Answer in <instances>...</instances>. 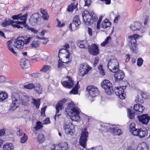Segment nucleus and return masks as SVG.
I'll return each mask as SVG.
<instances>
[{
	"instance_id": "12",
	"label": "nucleus",
	"mask_w": 150,
	"mask_h": 150,
	"mask_svg": "<svg viewBox=\"0 0 150 150\" xmlns=\"http://www.w3.org/2000/svg\"><path fill=\"white\" fill-rule=\"evenodd\" d=\"M68 144L64 142L62 145H53L51 148V150H67L68 149Z\"/></svg>"
},
{
	"instance_id": "32",
	"label": "nucleus",
	"mask_w": 150,
	"mask_h": 150,
	"mask_svg": "<svg viewBox=\"0 0 150 150\" xmlns=\"http://www.w3.org/2000/svg\"><path fill=\"white\" fill-rule=\"evenodd\" d=\"M25 28L28 30H30L34 34L37 33L38 31V30H36V29L34 28H30L28 25H26L25 26Z\"/></svg>"
},
{
	"instance_id": "37",
	"label": "nucleus",
	"mask_w": 150,
	"mask_h": 150,
	"mask_svg": "<svg viewBox=\"0 0 150 150\" xmlns=\"http://www.w3.org/2000/svg\"><path fill=\"white\" fill-rule=\"evenodd\" d=\"M35 83H29L24 86V87L28 89H32L34 88Z\"/></svg>"
},
{
	"instance_id": "42",
	"label": "nucleus",
	"mask_w": 150,
	"mask_h": 150,
	"mask_svg": "<svg viewBox=\"0 0 150 150\" xmlns=\"http://www.w3.org/2000/svg\"><path fill=\"white\" fill-rule=\"evenodd\" d=\"M128 112L129 118L131 119H133L135 116V112H132V111L129 109L128 110Z\"/></svg>"
},
{
	"instance_id": "60",
	"label": "nucleus",
	"mask_w": 150,
	"mask_h": 150,
	"mask_svg": "<svg viewBox=\"0 0 150 150\" xmlns=\"http://www.w3.org/2000/svg\"><path fill=\"white\" fill-rule=\"evenodd\" d=\"M20 16V15H19V14L13 15L11 17V18L13 20H18L19 19Z\"/></svg>"
},
{
	"instance_id": "55",
	"label": "nucleus",
	"mask_w": 150,
	"mask_h": 150,
	"mask_svg": "<svg viewBox=\"0 0 150 150\" xmlns=\"http://www.w3.org/2000/svg\"><path fill=\"white\" fill-rule=\"evenodd\" d=\"M41 74L39 73H35L31 74V75L32 77L34 78H38L40 76Z\"/></svg>"
},
{
	"instance_id": "13",
	"label": "nucleus",
	"mask_w": 150,
	"mask_h": 150,
	"mask_svg": "<svg viewBox=\"0 0 150 150\" xmlns=\"http://www.w3.org/2000/svg\"><path fill=\"white\" fill-rule=\"evenodd\" d=\"M40 18V15L38 13H34L30 16L29 20L30 23L33 25L36 24L38 21V19Z\"/></svg>"
},
{
	"instance_id": "46",
	"label": "nucleus",
	"mask_w": 150,
	"mask_h": 150,
	"mask_svg": "<svg viewBox=\"0 0 150 150\" xmlns=\"http://www.w3.org/2000/svg\"><path fill=\"white\" fill-rule=\"evenodd\" d=\"M117 130V129H116V128L114 127L109 128H108V131L109 132L112 133V134L114 135H115L114 133H115V132H116V131Z\"/></svg>"
},
{
	"instance_id": "21",
	"label": "nucleus",
	"mask_w": 150,
	"mask_h": 150,
	"mask_svg": "<svg viewBox=\"0 0 150 150\" xmlns=\"http://www.w3.org/2000/svg\"><path fill=\"white\" fill-rule=\"evenodd\" d=\"M139 133L138 136L140 138H144L147 135L148 133V130L146 128H140Z\"/></svg>"
},
{
	"instance_id": "54",
	"label": "nucleus",
	"mask_w": 150,
	"mask_h": 150,
	"mask_svg": "<svg viewBox=\"0 0 150 150\" xmlns=\"http://www.w3.org/2000/svg\"><path fill=\"white\" fill-rule=\"evenodd\" d=\"M140 106H141V104L139 103L135 105L134 106V109L136 112H137Z\"/></svg>"
},
{
	"instance_id": "62",
	"label": "nucleus",
	"mask_w": 150,
	"mask_h": 150,
	"mask_svg": "<svg viewBox=\"0 0 150 150\" xmlns=\"http://www.w3.org/2000/svg\"><path fill=\"white\" fill-rule=\"evenodd\" d=\"M44 124L47 125L50 123V118L49 117L46 118L43 121Z\"/></svg>"
},
{
	"instance_id": "52",
	"label": "nucleus",
	"mask_w": 150,
	"mask_h": 150,
	"mask_svg": "<svg viewBox=\"0 0 150 150\" xmlns=\"http://www.w3.org/2000/svg\"><path fill=\"white\" fill-rule=\"evenodd\" d=\"M74 108H75L74 104V103L72 102L68 104L67 108L66 109H72Z\"/></svg>"
},
{
	"instance_id": "27",
	"label": "nucleus",
	"mask_w": 150,
	"mask_h": 150,
	"mask_svg": "<svg viewBox=\"0 0 150 150\" xmlns=\"http://www.w3.org/2000/svg\"><path fill=\"white\" fill-rule=\"evenodd\" d=\"M137 150H149L148 146L146 144H139L137 148Z\"/></svg>"
},
{
	"instance_id": "24",
	"label": "nucleus",
	"mask_w": 150,
	"mask_h": 150,
	"mask_svg": "<svg viewBox=\"0 0 150 150\" xmlns=\"http://www.w3.org/2000/svg\"><path fill=\"white\" fill-rule=\"evenodd\" d=\"M4 150H14L13 145L11 143H6L3 146Z\"/></svg>"
},
{
	"instance_id": "30",
	"label": "nucleus",
	"mask_w": 150,
	"mask_h": 150,
	"mask_svg": "<svg viewBox=\"0 0 150 150\" xmlns=\"http://www.w3.org/2000/svg\"><path fill=\"white\" fill-rule=\"evenodd\" d=\"M45 136L42 134H39L38 137V141L39 143H43L45 140Z\"/></svg>"
},
{
	"instance_id": "59",
	"label": "nucleus",
	"mask_w": 150,
	"mask_h": 150,
	"mask_svg": "<svg viewBox=\"0 0 150 150\" xmlns=\"http://www.w3.org/2000/svg\"><path fill=\"white\" fill-rule=\"evenodd\" d=\"M110 70L113 73H116V72L117 71H118V67L117 66H114L112 69L111 70L110 69Z\"/></svg>"
},
{
	"instance_id": "57",
	"label": "nucleus",
	"mask_w": 150,
	"mask_h": 150,
	"mask_svg": "<svg viewBox=\"0 0 150 150\" xmlns=\"http://www.w3.org/2000/svg\"><path fill=\"white\" fill-rule=\"evenodd\" d=\"M24 133L23 132L22 130L20 129L16 132L17 135L19 136L22 135L23 134H24Z\"/></svg>"
},
{
	"instance_id": "8",
	"label": "nucleus",
	"mask_w": 150,
	"mask_h": 150,
	"mask_svg": "<svg viewBox=\"0 0 150 150\" xmlns=\"http://www.w3.org/2000/svg\"><path fill=\"white\" fill-rule=\"evenodd\" d=\"M88 48L89 53L93 56H96L100 53L98 46L95 43L91 45H89Z\"/></svg>"
},
{
	"instance_id": "58",
	"label": "nucleus",
	"mask_w": 150,
	"mask_h": 150,
	"mask_svg": "<svg viewBox=\"0 0 150 150\" xmlns=\"http://www.w3.org/2000/svg\"><path fill=\"white\" fill-rule=\"evenodd\" d=\"M99 61V59L98 57H96L95 59L94 62L93 64V67H95L96 66Z\"/></svg>"
},
{
	"instance_id": "29",
	"label": "nucleus",
	"mask_w": 150,
	"mask_h": 150,
	"mask_svg": "<svg viewBox=\"0 0 150 150\" xmlns=\"http://www.w3.org/2000/svg\"><path fill=\"white\" fill-rule=\"evenodd\" d=\"M51 68V66L47 65H45L40 70V71L44 72H47L50 70Z\"/></svg>"
},
{
	"instance_id": "64",
	"label": "nucleus",
	"mask_w": 150,
	"mask_h": 150,
	"mask_svg": "<svg viewBox=\"0 0 150 150\" xmlns=\"http://www.w3.org/2000/svg\"><path fill=\"white\" fill-rule=\"evenodd\" d=\"M125 62H128L130 59V55L129 54H127L125 56Z\"/></svg>"
},
{
	"instance_id": "23",
	"label": "nucleus",
	"mask_w": 150,
	"mask_h": 150,
	"mask_svg": "<svg viewBox=\"0 0 150 150\" xmlns=\"http://www.w3.org/2000/svg\"><path fill=\"white\" fill-rule=\"evenodd\" d=\"M34 89L38 94H40L42 93V88L41 85L38 83H35Z\"/></svg>"
},
{
	"instance_id": "4",
	"label": "nucleus",
	"mask_w": 150,
	"mask_h": 150,
	"mask_svg": "<svg viewBox=\"0 0 150 150\" xmlns=\"http://www.w3.org/2000/svg\"><path fill=\"white\" fill-rule=\"evenodd\" d=\"M125 74L124 71L121 70L117 71L114 74V77L115 79L116 82L119 83L125 84H129L128 82L126 81H124L123 79L124 78Z\"/></svg>"
},
{
	"instance_id": "40",
	"label": "nucleus",
	"mask_w": 150,
	"mask_h": 150,
	"mask_svg": "<svg viewBox=\"0 0 150 150\" xmlns=\"http://www.w3.org/2000/svg\"><path fill=\"white\" fill-rule=\"evenodd\" d=\"M79 89L78 88H76V87H74L70 92V94H77L78 93Z\"/></svg>"
},
{
	"instance_id": "16",
	"label": "nucleus",
	"mask_w": 150,
	"mask_h": 150,
	"mask_svg": "<svg viewBox=\"0 0 150 150\" xmlns=\"http://www.w3.org/2000/svg\"><path fill=\"white\" fill-rule=\"evenodd\" d=\"M89 70L88 68L87 65L81 64L79 68V71L82 76L87 74Z\"/></svg>"
},
{
	"instance_id": "38",
	"label": "nucleus",
	"mask_w": 150,
	"mask_h": 150,
	"mask_svg": "<svg viewBox=\"0 0 150 150\" xmlns=\"http://www.w3.org/2000/svg\"><path fill=\"white\" fill-rule=\"evenodd\" d=\"M42 127V123L40 121H38L36 123V126L34 127V129L37 131L40 129Z\"/></svg>"
},
{
	"instance_id": "3",
	"label": "nucleus",
	"mask_w": 150,
	"mask_h": 150,
	"mask_svg": "<svg viewBox=\"0 0 150 150\" xmlns=\"http://www.w3.org/2000/svg\"><path fill=\"white\" fill-rule=\"evenodd\" d=\"M88 133L86 128H85L83 130L82 129L79 139V143L80 145L84 148H85L86 147V142L88 137Z\"/></svg>"
},
{
	"instance_id": "7",
	"label": "nucleus",
	"mask_w": 150,
	"mask_h": 150,
	"mask_svg": "<svg viewBox=\"0 0 150 150\" xmlns=\"http://www.w3.org/2000/svg\"><path fill=\"white\" fill-rule=\"evenodd\" d=\"M81 24L79 16L78 15H76L72 21V23H71L69 25V29L71 32L73 31L72 28V25L73 28L75 27V30H77L78 29V27Z\"/></svg>"
},
{
	"instance_id": "31",
	"label": "nucleus",
	"mask_w": 150,
	"mask_h": 150,
	"mask_svg": "<svg viewBox=\"0 0 150 150\" xmlns=\"http://www.w3.org/2000/svg\"><path fill=\"white\" fill-rule=\"evenodd\" d=\"M33 102H32V103L35 106L37 109H38L40 105V99L36 100L33 98Z\"/></svg>"
},
{
	"instance_id": "50",
	"label": "nucleus",
	"mask_w": 150,
	"mask_h": 150,
	"mask_svg": "<svg viewBox=\"0 0 150 150\" xmlns=\"http://www.w3.org/2000/svg\"><path fill=\"white\" fill-rule=\"evenodd\" d=\"M145 109V107L141 104V106H140L139 109L137 111L138 114H141L142 113Z\"/></svg>"
},
{
	"instance_id": "53",
	"label": "nucleus",
	"mask_w": 150,
	"mask_h": 150,
	"mask_svg": "<svg viewBox=\"0 0 150 150\" xmlns=\"http://www.w3.org/2000/svg\"><path fill=\"white\" fill-rule=\"evenodd\" d=\"M16 24H17V25H23L25 27V26L26 25H27V24H26V22L25 21H16V22H15V23Z\"/></svg>"
},
{
	"instance_id": "51",
	"label": "nucleus",
	"mask_w": 150,
	"mask_h": 150,
	"mask_svg": "<svg viewBox=\"0 0 150 150\" xmlns=\"http://www.w3.org/2000/svg\"><path fill=\"white\" fill-rule=\"evenodd\" d=\"M85 1V6H87L89 7L90 6L92 3L91 0H84Z\"/></svg>"
},
{
	"instance_id": "34",
	"label": "nucleus",
	"mask_w": 150,
	"mask_h": 150,
	"mask_svg": "<svg viewBox=\"0 0 150 150\" xmlns=\"http://www.w3.org/2000/svg\"><path fill=\"white\" fill-rule=\"evenodd\" d=\"M20 16H19V19L21 21H25L26 22V17L27 16L28 14L27 13L22 15V14L20 13L19 14Z\"/></svg>"
},
{
	"instance_id": "6",
	"label": "nucleus",
	"mask_w": 150,
	"mask_h": 150,
	"mask_svg": "<svg viewBox=\"0 0 150 150\" xmlns=\"http://www.w3.org/2000/svg\"><path fill=\"white\" fill-rule=\"evenodd\" d=\"M63 127L65 133L68 135H72L75 131V127L71 123H64L63 124Z\"/></svg>"
},
{
	"instance_id": "11",
	"label": "nucleus",
	"mask_w": 150,
	"mask_h": 150,
	"mask_svg": "<svg viewBox=\"0 0 150 150\" xmlns=\"http://www.w3.org/2000/svg\"><path fill=\"white\" fill-rule=\"evenodd\" d=\"M66 78L68 79V81L62 82V84L64 87L69 88H71L73 87L74 82L72 79L69 76H67Z\"/></svg>"
},
{
	"instance_id": "1",
	"label": "nucleus",
	"mask_w": 150,
	"mask_h": 150,
	"mask_svg": "<svg viewBox=\"0 0 150 150\" xmlns=\"http://www.w3.org/2000/svg\"><path fill=\"white\" fill-rule=\"evenodd\" d=\"M67 113L69 116L72 120L77 121L79 120L80 117L79 110L76 108H74L72 109H65Z\"/></svg>"
},
{
	"instance_id": "20",
	"label": "nucleus",
	"mask_w": 150,
	"mask_h": 150,
	"mask_svg": "<svg viewBox=\"0 0 150 150\" xmlns=\"http://www.w3.org/2000/svg\"><path fill=\"white\" fill-rule=\"evenodd\" d=\"M128 38L129 39L128 41L129 46L130 49H132V45L134 47V48L137 47V43H136V40L133 37L129 36Z\"/></svg>"
},
{
	"instance_id": "41",
	"label": "nucleus",
	"mask_w": 150,
	"mask_h": 150,
	"mask_svg": "<svg viewBox=\"0 0 150 150\" xmlns=\"http://www.w3.org/2000/svg\"><path fill=\"white\" fill-rule=\"evenodd\" d=\"M7 98V96L6 93H0V101L5 100Z\"/></svg>"
},
{
	"instance_id": "44",
	"label": "nucleus",
	"mask_w": 150,
	"mask_h": 150,
	"mask_svg": "<svg viewBox=\"0 0 150 150\" xmlns=\"http://www.w3.org/2000/svg\"><path fill=\"white\" fill-rule=\"evenodd\" d=\"M108 21V20L107 19H105L102 23L101 24V28L103 29H105L107 28V26L106 25V22Z\"/></svg>"
},
{
	"instance_id": "33",
	"label": "nucleus",
	"mask_w": 150,
	"mask_h": 150,
	"mask_svg": "<svg viewBox=\"0 0 150 150\" xmlns=\"http://www.w3.org/2000/svg\"><path fill=\"white\" fill-rule=\"evenodd\" d=\"M62 105L59 102L56 104V113H58L59 112V110H61L62 108Z\"/></svg>"
},
{
	"instance_id": "22",
	"label": "nucleus",
	"mask_w": 150,
	"mask_h": 150,
	"mask_svg": "<svg viewBox=\"0 0 150 150\" xmlns=\"http://www.w3.org/2000/svg\"><path fill=\"white\" fill-rule=\"evenodd\" d=\"M141 25L138 22H136L134 25L130 26L131 29L133 31L137 30H143L142 29H140Z\"/></svg>"
},
{
	"instance_id": "18",
	"label": "nucleus",
	"mask_w": 150,
	"mask_h": 150,
	"mask_svg": "<svg viewBox=\"0 0 150 150\" xmlns=\"http://www.w3.org/2000/svg\"><path fill=\"white\" fill-rule=\"evenodd\" d=\"M14 99H13L11 105L10 109L13 110H15L19 106L21 102L20 99H16L15 98Z\"/></svg>"
},
{
	"instance_id": "56",
	"label": "nucleus",
	"mask_w": 150,
	"mask_h": 150,
	"mask_svg": "<svg viewBox=\"0 0 150 150\" xmlns=\"http://www.w3.org/2000/svg\"><path fill=\"white\" fill-rule=\"evenodd\" d=\"M67 49L64 48H62L59 50V54H60V53H65L66 52H67Z\"/></svg>"
},
{
	"instance_id": "26",
	"label": "nucleus",
	"mask_w": 150,
	"mask_h": 150,
	"mask_svg": "<svg viewBox=\"0 0 150 150\" xmlns=\"http://www.w3.org/2000/svg\"><path fill=\"white\" fill-rule=\"evenodd\" d=\"M14 23V21L11 19H8V20L6 19L1 24V26L3 27H5L7 25H8Z\"/></svg>"
},
{
	"instance_id": "39",
	"label": "nucleus",
	"mask_w": 150,
	"mask_h": 150,
	"mask_svg": "<svg viewBox=\"0 0 150 150\" xmlns=\"http://www.w3.org/2000/svg\"><path fill=\"white\" fill-rule=\"evenodd\" d=\"M140 129L135 128V129L132 130V131L130 132L134 136H138L139 133Z\"/></svg>"
},
{
	"instance_id": "5",
	"label": "nucleus",
	"mask_w": 150,
	"mask_h": 150,
	"mask_svg": "<svg viewBox=\"0 0 150 150\" xmlns=\"http://www.w3.org/2000/svg\"><path fill=\"white\" fill-rule=\"evenodd\" d=\"M122 87H117L115 88V92L117 96L121 100H123L125 98V94L124 93V89L126 88L128 84H122Z\"/></svg>"
},
{
	"instance_id": "63",
	"label": "nucleus",
	"mask_w": 150,
	"mask_h": 150,
	"mask_svg": "<svg viewBox=\"0 0 150 150\" xmlns=\"http://www.w3.org/2000/svg\"><path fill=\"white\" fill-rule=\"evenodd\" d=\"M42 17L43 19L45 20H48L49 17L47 14H45L42 15Z\"/></svg>"
},
{
	"instance_id": "61",
	"label": "nucleus",
	"mask_w": 150,
	"mask_h": 150,
	"mask_svg": "<svg viewBox=\"0 0 150 150\" xmlns=\"http://www.w3.org/2000/svg\"><path fill=\"white\" fill-rule=\"evenodd\" d=\"M46 108V107H45L41 109V115L45 116V112Z\"/></svg>"
},
{
	"instance_id": "48",
	"label": "nucleus",
	"mask_w": 150,
	"mask_h": 150,
	"mask_svg": "<svg viewBox=\"0 0 150 150\" xmlns=\"http://www.w3.org/2000/svg\"><path fill=\"white\" fill-rule=\"evenodd\" d=\"M135 127V124L133 122L131 123L129 126V129L130 132L132 131V130L135 129L136 128Z\"/></svg>"
},
{
	"instance_id": "10",
	"label": "nucleus",
	"mask_w": 150,
	"mask_h": 150,
	"mask_svg": "<svg viewBox=\"0 0 150 150\" xmlns=\"http://www.w3.org/2000/svg\"><path fill=\"white\" fill-rule=\"evenodd\" d=\"M137 118L140 122L145 125H147L150 120V117L147 114L138 115Z\"/></svg>"
},
{
	"instance_id": "15",
	"label": "nucleus",
	"mask_w": 150,
	"mask_h": 150,
	"mask_svg": "<svg viewBox=\"0 0 150 150\" xmlns=\"http://www.w3.org/2000/svg\"><path fill=\"white\" fill-rule=\"evenodd\" d=\"M86 13L84 12H83L82 13L83 19L85 16L86 17H90L92 18V19L93 20V21H97L98 20V18L93 12H92L91 13H90L89 11H86Z\"/></svg>"
},
{
	"instance_id": "17",
	"label": "nucleus",
	"mask_w": 150,
	"mask_h": 150,
	"mask_svg": "<svg viewBox=\"0 0 150 150\" xmlns=\"http://www.w3.org/2000/svg\"><path fill=\"white\" fill-rule=\"evenodd\" d=\"M77 45L81 48H85L86 49L88 48L89 45L87 41L85 40H80L77 41Z\"/></svg>"
},
{
	"instance_id": "9",
	"label": "nucleus",
	"mask_w": 150,
	"mask_h": 150,
	"mask_svg": "<svg viewBox=\"0 0 150 150\" xmlns=\"http://www.w3.org/2000/svg\"><path fill=\"white\" fill-rule=\"evenodd\" d=\"M86 89L88 92V93L90 96L92 97H95L99 94V91L98 89L93 86H88Z\"/></svg>"
},
{
	"instance_id": "45",
	"label": "nucleus",
	"mask_w": 150,
	"mask_h": 150,
	"mask_svg": "<svg viewBox=\"0 0 150 150\" xmlns=\"http://www.w3.org/2000/svg\"><path fill=\"white\" fill-rule=\"evenodd\" d=\"M116 129H117V130L116 131V132L114 133L115 135L120 136L122 134L123 132L122 130L120 129H118L117 128H116Z\"/></svg>"
},
{
	"instance_id": "14",
	"label": "nucleus",
	"mask_w": 150,
	"mask_h": 150,
	"mask_svg": "<svg viewBox=\"0 0 150 150\" xmlns=\"http://www.w3.org/2000/svg\"><path fill=\"white\" fill-rule=\"evenodd\" d=\"M20 37H18L14 42L13 46L18 49L20 50L23 48L24 42L22 40L20 39Z\"/></svg>"
},
{
	"instance_id": "36",
	"label": "nucleus",
	"mask_w": 150,
	"mask_h": 150,
	"mask_svg": "<svg viewBox=\"0 0 150 150\" xmlns=\"http://www.w3.org/2000/svg\"><path fill=\"white\" fill-rule=\"evenodd\" d=\"M28 139V136L25 134L24 133L23 136L21 138L20 142L22 143H25Z\"/></svg>"
},
{
	"instance_id": "47",
	"label": "nucleus",
	"mask_w": 150,
	"mask_h": 150,
	"mask_svg": "<svg viewBox=\"0 0 150 150\" xmlns=\"http://www.w3.org/2000/svg\"><path fill=\"white\" fill-rule=\"evenodd\" d=\"M143 60L141 58H139L137 60V65L139 67L141 66L143 64Z\"/></svg>"
},
{
	"instance_id": "2",
	"label": "nucleus",
	"mask_w": 150,
	"mask_h": 150,
	"mask_svg": "<svg viewBox=\"0 0 150 150\" xmlns=\"http://www.w3.org/2000/svg\"><path fill=\"white\" fill-rule=\"evenodd\" d=\"M101 87L105 89V92L109 95L113 93L114 91L112 87V84L108 80H105L103 81L101 84Z\"/></svg>"
},
{
	"instance_id": "25",
	"label": "nucleus",
	"mask_w": 150,
	"mask_h": 150,
	"mask_svg": "<svg viewBox=\"0 0 150 150\" xmlns=\"http://www.w3.org/2000/svg\"><path fill=\"white\" fill-rule=\"evenodd\" d=\"M12 42V41L11 40H10L7 41V47L9 50L11 52L14 54L17 55V52L14 51V50L12 47L11 44Z\"/></svg>"
},
{
	"instance_id": "35",
	"label": "nucleus",
	"mask_w": 150,
	"mask_h": 150,
	"mask_svg": "<svg viewBox=\"0 0 150 150\" xmlns=\"http://www.w3.org/2000/svg\"><path fill=\"white\" fill-rule=\"evenodd\" d=\"M33 48H37L39 45V42L38 41H33L30 45Z\"/></svg>"
},
{
	"instance_id": "43",
	"label": "nucleus",
	"mask_w": 150,
	"mask_h": 150,
	"mask_svg": "<svg viewBox=\"0 0 150 150\" xmlns=\"http://www.w3.org/2000/svg\"><path fill=\"white\" fill-rule=\"evenodd\" d=\"M88 150H103V149L101 146H99L92 147Z\"/></svg>"
},
{
	"instance_id": "28",
	"label": "nucleus",
	"mask_w": 150,
	"mask_h": 150,
	"mask_svg": "<svg viewBox=\"0 0 150 150\" xmlns=\"http://www.w3.org/2000/svg\"><path fill=\"white\" fill-rule=\"evenodd\" d=\"M86 21L84 19V18L83 19V21L84 23L88 25H92L93 22V20L92 19V18L90 17H86Z\"/></svg>"
},
{
	"instance_id": "19",
	"label": "nucleus",
	"mask_w": 150,
	"mask_h": 150,
	"mask_svg": "<svg viewBox=\"0 0 150 150\" xmlns=\"http://www.w3.org/2000/svg\"><path fill=\"white\" fill-rule=\"evenodd\" d=\"M20 64L22 68L24 69L29 67L30 65L29 61L25 58L21 59Z\"/></svg>"
},
{
	"instance_id": "49",
	"label": "nucleus",
	"mask_w": 150,
	"mask_h": 150,
	"mask_svg": "<svg viewBox=\"0 0 150 150\" xmlns=\"http://www.w3.org/2000/svg\"><path fill=\"white\" fill-rule=\"evenodd\" d=\"M74 6V3H71L69 6L67 10L69 12H73L74 9L73 7Z\"/></svg>"
}]
</instances>
